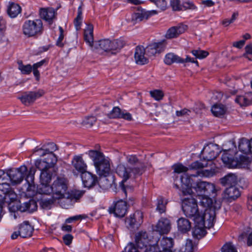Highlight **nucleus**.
<instances>
[{"mask_svg": "<svg viewBox=\"0 0 252 252\" xmlns=\"http://www.w3.org/2000/svg\"><path fill=\"white\" fill-rule=\"evenodd\" d=\"M211 111L215 116L221 117L225 114L226 108L221 104H216L212 106Z\"/></svg>", "mask_w": 252, "mask_h": 252, "instance_id": "nucleus-39", "label": "nucleus"}, {"mask_svg": "<svg viewBox=\"0 0 252 252\" xmlns=\"http://www.w3.org/2000/svg\"><path fill=\"white\" fill-rule=\"evenodd\" d=\"M40 17L47 21L49 24L52 23L56 17L55 9L52 7L43 8L40 10Z\"/></svg>", "mask_w": 252, "mask_h": 252, "instance_id": "nucleus-25", "label": "nucleus"}, {"mask_svg": "<svg viewBox=\"0 0 252 252\" xmlns=\"http://www.w3.org/2000/svg\"><path fill=\"white\" fill-rule=\"evenodd\" d=\"M53 169L41 171L40 175V183H50L53 175Z\"/></svg>", "mask_w": 252, "mask_h": 252, "instance_id": "nucleus-40", "label": "nucleus"}, {"mask_svg": "<svg viewBox=\"0 0 252 252\" xmlns=\"http://www.w3.org/2000/svg\"><path fill=\"white\" fill-rule=\"evenodd\" d=\"M165 48V45L162 42L154 43L148 45L145 50L146 55L148 57L155 56L157 53L163 51Z\"/></svg>", "mask_w": 252, "mask_h": 252, "instance_id": "nucleus-20", "label": "nucleus"}, {"mask_svg": "<svg viewBox=\"0 0 252 252\" xmlns=\"http://www.w3.org/2000/svg\"><path fill=\"white\" fill-rule=\"evenodd\" d=\"M144 171V167L142 165L132 167L120 164L117 166L116 172L119 177L122 178V181L120 183V187L126 195V192L124 183L130 178L132 174L134 177H136L141 175Z\"/></svg>", "mask_w": 252, "mask_h": 252, "instance_id": "nucleus-3", "label": "nucleus"}, {"mask_svg": "<svg viewBox=\"0 0 252 252\" xmlns=\"http://www.w3.org/2000/svg\"><path fill=\"white\" fill-rule=\"evenodd\" d=\"M182 62V58L173 53L167 54L164 59V63L167 65H171L174 63H181Z\"/></svg>", "mask_w": 252, "mask_h": 252, "instance_id": "nucleus-38", "label": "nucleus"}, {"mask_svg": "<svg viewBox=\"0 0 252 252\" xmlns=\"http://www.w3.org/2000/svg\"><path fill=\"white\" fill-rule=\"evenodd\" d=\"M93 30V26L89 24L87 26L84 32V40L91 47L94 45Z\"/></svg>", "mask_w": 252, "mask_h": 252, "instance_id": "nucleus-31", "label": "nucleus"}, {"mask_svg": "<svg viewBox=\"0 0 252 252\" xmlns=\"http://www.w3.org/2000/svg\"><path fill=\"white\" fill-rule=\"evenodd\" d=\"M200 4L203 7H210L214 6L215 2L212 0H201Z\"/></svg>", "mask_w": 252, "mask_h": 252, "instance_id": "nucleus-62", "label": "nucleus"}, {"mask_svg": "<svg viewBox=\"0 0 252 252\" xmlns=\"http://www.w3.org/2000/svg\"><path fill=\"white\" fill-rule=\"evenodd\" d=\"M19 230L21 237L28 238L32 236L34 229L29 221H25L20 225Z\"/></svg>", "mask_w": 252, "mask_h": 252, "instance_id": "nucleus-28", "label": "nucleus"}, {"mask_svg": "<svg viewBox=\"0 0 252 252\" xmlns=\"http://www.w3.org/2000/svg\"><path fill=\"white\" fill-rule=\"evenodd\" d=\"M87 154L93 160L97 174L104 177L100 179V182H107L106 188L110 186V182L105 178L111 172L109 161L105 158L102 153L96 150H90Z\"/></svg>", "mask_w": 252, "mask_h": 252, "instance_id": "nucleus-2", "label": "nucleus"}, {"mask_svg": "<svg viewBox=\"0 0 252 252\" xmlns=\"http://www.w3.org/2000/svg\"><path fill=\"white\" fill-rule=\"evenodd\" d=\"M145 50L143 46H137L135 48L134 58L135 62L138 64H145L148 63V59L145 56Z\"/></svg>", "mask_w": 252, "mask_h": 252, "instance_id": "nucleus-21", "label": "nucleus"}, {"mask_svg": "<svg viewBox=\"0 0 252 252\" xmlns=\"http://www.w3.org/2000/svg\"><path fill=\"white\" fill-rule=\"evenodd\" d=\"M83 190H72L66 196L63 198V201H61V206L64 208L68 209L71 205V202H77L84 194Z\"/></svg>", "mask_w": 252, "mask_h": 252, "instance_id": "nucleus-14", "label": "nucleus"}, {"mask_svg": "<svg viewBox=\"0 0 252 252\" xmlns=\"http://www.w3.org/2000/svg\"><path fill=\"white\" fill-rule=\"evenodd\" d=\"M235 101L241 106H246L252 103V92H249L243 95H239L236 99Z\"/></svg>", "mask_w": 252, "mask_h": 252, "instance_id": "nucleus-33", "label": "nucleus"}, {"mask_svg": "<svg viewBox=\"0 0 252 252\" xmlns=\"http://www.w3.org/2000/svg\"><path fill=\"white\" fill-rule=\"evenodd\" d=\"M111 40L104 39L95 41L93 45L96 49L103 50L105 52L110 51Z\"/></svg>", "mask_w": 252, "mask_h": 252, "instance_id": "nucleus-36", "label": "nucleus"}, {"mask_svg": "<svg viewBox=\"0 0 252 252\" xmlns=\"http://www.w3.org/2000/svg\"><path fill=\"white\" fill-rule=\"evenodd\" d=\"M125 45L124 41L121 39L111 40L110 51H118L123 47Z\"/></svg>", "mask_w": 252, "mask_h": 252, "instance_id": "nucleus-44", "label": "nucleus"}, {"mask_svg": "<svg viewBox=\"0 0 252 252\" xmlns=\"http://www.w3.org/2000/svg\"><path fill=\"white\" fill-rule=\"evenodd\" d=\"M43 30V23L40 19L26 20L22 26L23 34L29 37L41 35Z\"/></svg>", "mask_w": 252, "mask_h": 252, "instance_id": "nucleus-8", "label": "nucleus"}, {"mask_svg": "<svg viewBox=\"0 0 252 252\" xmlns=\"http://www.w3.org/2000/svg\"><path fill=\"white\" fill-rule=\"evenodd\" d=\"M246 54L244 55V57L250 61H252V46L247 45L245 47Z\"/></svg>", "mask_w": 252, "mask_h": 252, "instance_id": "nucleus-60", "label": "nucleus"}, {"mask_svg": "<svg viewBox=\"0 0 252 252\" xmlns=\"http://www.w3.org/2000/svg\"><path fill=\"white\" fill-rule=\"evenodd\" d=\"M67 188V179L63 177H57L52 185L53 199L48 200V204H53L57 200L60 199L61 201H63Z\"/></svg>", "mask_w": 252, "mask_h": 252, "instance_id": "nucleus-5", "label": "nucleus"}, {"mask_svg": "<svg viewBox=\"0 0 252 252\" xmlns=\"http://www.w3.org/2000/svg\"><path fill=\"white\" fill-rule=\"evenodd\" d=\"M36 192L40 194H51V199H53V190L52 186L49 185L48 183H40V184L37 187Z\"/></svg>", "mask_w": 252, "mask_h": 252, "instance_id": "nucleus-37", "label": "nucleus"}, {"mask_svg": "<svg viewBox=\"0 0 252 252\" xmlns=\"http://www.w3.org/2000/svg\"><path fill=\"white\" fill-rule=\"evenodd\" d=\"M73 167L79 173L82 174L86 171L87 166L81 156H75L72 160Z\"/></svg>", "mask_w": 252, "mask_h": 252, "instance_id": "nucleus-23", "label": "nucleus"}, {"mask_svg": "<svg viewBox=\"0 0 252 252\" xmlns=\"http://www.w3.org/2000/svg\"><path fill=\"white\" fill-rule=\"evenodd\" d=\"M27 168L25 165H22L18 168L10 169L6 173L9 179L13 185L20 184L25 178Z\"/></svg>", "mask_w": 252, "mask_h": 252, "instance_id": "nucleus-11", "label": "nucleus"}, {"mask_svg": "<svg viewBox=\"0 0 252 252\" xmlns=\"http://www.w3.org/2000/svg\"><path fill=\"white\" fill-rule=\"evenodd\" d=\"M223 186H235L237 183V177L235 174L229 173L220 180Z\"/></svg>", "mask_w": 252, "mask_h": 252, "instance_id": "nucleus-34", "label": "nucleus"}, {"mask_svg": "<svg viewBox=\"0 0 252 252\" xmlns=\"http://www.w3.org/2000/svg\"><path fill=\"white\" fill-rule=\"evenodd\" d=\"M122 115V111L118 107H114L112 110L108 114L109 118H120Z\"/></svg>", "mask_w": 252, "mask_h": 252, "instance_id": "nucleus-51", "label": "nucleus"}, {"mask_svg": "<svg viewBox=\"0 0 252 252\" xmlns=\"http://www.w3.org/2000/svg\"><path fill=\"white\" fill-rule=\"evenodd\" d=\"M96 119L94 116H89L85 118L83 121V124L87 127L92 126L96 122Z\"/></svg>", "mask_w": 252, "mask_h": 252, "instance_id": "nucleus-53", "label": "nucleus"}, {"mask_svg": "<svg viewBox=\"0 0 252 252\" xmlns=\"http://www.w3.org/2000/svg\"><path fill=\"white\" fill-rule=\"evenodd\" d=\"M177 226L179 231L184 233L189 231L191 228V223L187 219L181 218L177 220Z\"/></svg>", "mask_w": 252, "mask_h": 252, "instance_id": "nucleus-32", "label": "nucleus"}, {"mask_svg": "<svg viewBox=\"0 0 252 252\" xmlns=\"http://www.w3.org/2000/svg\"><path fill=\"white\" fill-rule=\"evenodd\" d=\"M190 164L189 165V167H186L183 165L181 163H178L174 164L172 166V169L174 170V172L178 174L185 173L187 172L189 169H191L190 168ZM195 170H198L199 169H194Z\"/></svg>", "mask_w": 252, "mask_h": 252, "instance_id": "nucleus-43", "label": "nucleus"}, {"mask_svg": "<svg viewBox=\"0 0 252 252\" xmlns=\"http://www.w3.org/2000/svg\"><path fill=\"white\" fill-rule=\"evenodd\" d=\"M192 54L198 59H203L208 56L209 53L207 51L200 49L192 50Z\"/></svg>", "mask_w": 252, "mask_h": 252, "instance_id": "nucleus-50", "label": "nucleus"}, {"mask_svg": "<svg viewBox=\"0 0 252 252\" xmlns=\"http://www.w3.org/2000/svg\"><path fill=\"white\" fill-rule=\"evenodd\" d=\"M238 148L244 154H252V138L248 140L243 138L239 140Z\"/></svg>", "mask_w": 252, "mask_h": 252, "instance_id": "nucleus-26", "label": "nucleus"}, {"mask_svg": "<svg viewBox=\"0 0 252 252\" xmlns=\"http://www.w3.org/2000/svg\"><path fill=\"white\" fill-rule=\"evenodd\" d=\"M220 150L217 144L210 143L206 146L201 152L203 158L200 161H195L190 164V169H202L209 165L211 166V176L215 168V165L213 162L219 155Z\"/></svg>", "mask_w": 252, "mask_h": 252, "instance_id": "nucleus-1", "label": "nucleus"}, {"mask_svg": "<svg viewBox=\"0 0 252 252\" xmlns=\"http://www.w3.org/2000/svg\"><path fill=\"white\" fill-rule=\"evenodd\" d=\"M35 164L36 168L40 170L41 172L46 171L51 168L44 159L36 160Z\"/></svg>", "mask_w": 252, "mask_h": 252, "instance_id": "nucleus-47", "label": "nucleus"}, {"mask_svg": "<svg viewBox=\"0 0 252 252\" xmlns=\"http://www.w3.org/2000/svg\"><path fill=\"white\" fill-rule=\"evenodd\" d=\"M127 206L126 201L120 199L117 201L113 207L109 208L110 213H113L118 218L124 217L127 212Z\"/></svg>", "mask_w": 252, "mask_h": 252, "instance_id": "nucleus-16", "label": "nucleus"}, {"mask_svg": "<svg viewBox=\"0 0 252 252\" xmlns=\"http://www.w3.org/2000/svg\"><path fill=\"white\" fill-rule=\"evenodd\" d=\"M150 94L152 97L158 101L162 99L164 96L163 92L159 90L150 91Z\"/></svg>", "mask_w": 252, "mask_h": 252, "instance_id": "nucleus-52", "label": "nucleus"}, {"mask_svg": "<svg viewBox=\"0 0 252 252\" xmlns=\"http://www.w3.org/2000/svg\"><path fill=\"white\" fill-rule=\"evenodd\" d=\"M216 191L217 189L214 184L207 182L205 190L203 195L206 196L213 195L216 193Z\"/></svg>", "mask_w": 252, "mask_h": 252, "instance_id": "nucleus-48", "label": "nucleus"}, {"mask_svg": "<svg viewBox=\"0 0 252 252\" xmlns=\"http://www.w3.org/2000/svg\"><path fill=\"white\" fill-rule=\"evenodd\" d=\"M59 29L60 32V34L56 42V45L58 47H62L63 46V40L64 38L63 30V28L61 27H59Z\"/></svg>", "mask_w": 252, "mask_h": 252, "instance_id": "nucleus-57", "label": "nucleus"}, {"mask_svg": "<svg viewBox=\"0 0 252 252\" xmlns=\"http://www.w3.org/2000/svg\"><path fill=\"white\" fill-rule=\"evenodd\" d=\"M0 191L3 195L2 196L0 194V199H2L5 203L9 204L17 198V194L8 183H0Z\"/></svg>", "mask_w": 252, "mask_h": 252, "instance_id": "nucleus-13", "label": "nucleus"}, {"mask_svg": "<svg viewBox=\"0 0 252 252\" xmlns=\"http://www.w3.org/2000/svg\"><path fill=\"white\" fill-rule=\"evenodd\" d=\"M240 195V192L235 186H231L225 189L223 192V198L234 200Z\"/></svg>", "mask_w": 252, "mask_h": 252, "instance_id": "nucleus-30", "label": "nucleus"}, {"mask_svg": "<svg viewBox=\"0 0 252 252\" xmlns=\"http://www.w3.org/2000/svg\"><path fill=\"white\" fill-rule=\"evenodd\" d=\"M159 248L157 244L153 245H149L145 248L144 252H161V250Z\"/></svg>", "mask_w": 252, "mask_h": 252, "instance_id": "nucleus-59", "label": "nucleus"}, {"mask_svg": "<svg viewBox=\"0 0 252 252\" xmlns=\"http://www.w3.org/2000/svg\"><path fill=\"white\" fill-rule=\"evenodd\" d=\"M211 176V171L208 170H198L195 174L188 175L184 174L181 176L180 182L182 184L181 189L183 195L190 194L192 192L191 188H193L194 183L191 179L192 177H209Z\"/></svg>", "mask_w": 252, "mask_h": 252, "instance_id": "nucleus-6", "label": "nucleus"}, {"mask_svg": "<svg viewBox=\"0 0 252 252\" xmlns=\"http://www.w3.org/2000/svg\"><path fill=\"white\" fill-rule=\"evenodd\" d=\"M170 3L173 10H183V8L179 0H171Z\"/></svg>", "mask_w": 252, "mask_h": 252, "instance_id": "nucleus-58", "label": "nucleus"}, {"mask_svg": "<svg viewBox=\"0 0 252 252\" xmlns=\"http://www.w3.org/2000/svg\"><path fill=\"white\" fill-rule=\"evenodd\" d=\"M199 205L202 208L200 210L202 215L205 219H209L208 226H214L216 217L215 209L213 206L212 199L205 195H198Z\"/></svg>", "mask_w": 252, "mask_h": 252, "instance_id": "nucleus-4", "label": "nucleus"}, {"mask_svg": "<svg viewBox=\"0 0 252 252\" xmlns=\"http://www.w3.org/2000/svg\"><path fill=\"white\" fill-rule=\"evenodd\" d=\"M186 30V26H184L172 27L168 30L165 37L168 39L176 38L183 33Z\"/></svg>", "mask_w": 252, "mask_h": 252, "instance_id": "nucleus-29", "label": "nucleus"}, {"mask_svg": "<svg viewBox=\"0 0 252 252\" xmlns=\"http://www.w3.org/2000/svg\"><path fill=\"white\" fill-rule=\"evenodd\" d=\"M195 219V226L192 231V235L194 238L199 239L204 237L206 231L205 228H210L213 226H208V220L209 219L204 218H198Z\"/></svg>", "mask_w": 252, "mask_h": 252, "instance_id": "nucleus-12", "label": "nucleus"}, {"mask_svg": "<svg viewBox=\"0 0 252 252\" xmlns=\"http://www.w3.org/2000/svg\"><path fill=\"white\" fill-rule=\"evenodd\" d=\"M182 209L185 215L195 221V219L203 218L198 208L197 202L193 198H185L182 200Z\"/></svg>", "mask_w": 252, "mask_h": 252, "instance_id": "nucleus-7", "label": "nucleus"}, {"mask_svg": "<svg viewBox=\"0 0 252 252\" xmlns=\"http://www.w3.org/2000/svg\"><path fill=\"white\" fill-rule=\"evenodd\" d=\"M143 215L140 211H135L127 220L129 225L133 228H138L143 222Z\"/></svg>", "mask_w": 252, "mask_h": 252, "instance_id": "nucleus-22", "label": "nucleus"}, {"mask_svg": "<svg viewBox=\"0 0 252 252\" xmlns=\"http://www.w3.org/2000/svg\"><path fill=\"white\" fill-rule=\"evenodd\" d=\"M124 252H140L139 249L132 243H128L125 247Z\"/></svg>", "mask_w": 252, "mask_h": 252, "instance_id": "nucleus-54", "label": "nucleus"}, {"mask_svg": "<svg viewBox=\"0 0 252 252\" xmlns=\"http://www.w3.org/2000/svg\"><path fill=\"white\" fill-rule=\"evenodd\" d=\"M63 239L64 244L68 246L72 243L73 236L71 234H68L63 236Z\"/></svg>", "mask_w": 252, "mask_h": 252, "instance_id": "nucleus-64", "label": "nucleus"}, {"mask_svg": "<svg viewBox=\"0 0 252 252\" xmlns=\"http://www.w3.org/2000/svg\"><path fill=\"white\" fill-rule=\"evenodd\" d=\"M18 69L21 71L22 74L29 75L32 70V66L31 64L24 65L21 62H18Z\"/></svg>", "mask_w": 252, "mask_h": 252, "instance_id": "nucleus-46", "label": "nucleus"}, {"mask_svg": "<svg viewBox=\"0 0 252 252\" xmlns=\"http://www.w3.org/2000/svg\"><path fill=\"white\" fill-rule=\"evenodd\" d=\"M167 203V201L166 199L161 196L158 197L157 198L156 210L160 214L165 212Z\"/></svg>", "mask_w": 252, "mask_h": 252, "instance_id": "nucleus-42", "label": "nucleus"}, {"mask_svg": "<svg viewBox=\"0 0 252 252\" xmlns=\"http://www.w3.org/2000/svg\"><path fill=\"white\" fill-rule=\"evenodd\" d=\"M221 252H237L234 246L231 243L224 244L221 248Z\"/></svg>", "mask_w": 252, "mask_h": 252, "instance_id": "nucleus-55", "label": "nucleus"}, {"mask_svg": "<svg viewBox=\"0 0 252 252\" xmlns=\"http://www.w3.org/2000/svg\"><path fill=\"white\" fill-rule=\"evenodd\" d=\"M206 182L198 181L194 183L193 188L195 189L198 195H203L206 186Z\"/></svg>", "mask_w": 252, "mask_h": 252, "instance_id": "nucleus-45", "label": "nucleus"}, {"mask_svg": "<svg viewBox=\"0 0 252 252\" xmlns=\"http://www.w3.org/2000/svg\"><path fill=\"white\" fill-rule=\"evenodd\" d=\"M44 94V92L42 90H39L36 92L30 91L25 92L23 94L18 97L22 103L25 105H29L33 103L35 100Z\"/></svg>", "mask_w": 252, "mask_h": 252, "instance_id": "nucleus-15", "label": "nucleus"}, {"mask_svg": "<svg viewBox=\"0 0 252 252\" xmlns=\"http://www.w3.org/2000/svg\"><path fill=\"white\" fill-rule=\"evenodd\" d=\"M175 252H193V244L191 240H188L184 246L178 250H175Z\"/></svg>", "mask_w": 252, "mask_h": 252, "instance_id": "nucleus-49", "label": "nucleus"}, {"mask_svg": "<svg viewBox=\"0 0 252 252\" xmlns=\"http://www.w3.org/2000/svg\"><path fill=\"white\" fill-rule=\"evenodd\" d=\"M81 178L86 188H92L97 183V176L87 171L81 174Z\"/></svg>", "mask_w": 252, "mask_h": 252, "instance_id": "nucleus-19", "label": "nucleus"}, {"mask_svg": "<svg viewBox=\"0 0 252 252\" xmlns=\"http://www.w3.org/2000/svg\"><path fill=\"white\" fill-rule=\"evenodd\" d=\"M49 148L43 150L41 148H35L34 153L38 156L43 157L47 155L44 160L46 161L51 168H53L54 165L57 161V157L53 152L57 150L56 145L53 143L49 144Z\"/></svg>", "mask_w": 252, "mask_h": 252, "instance_id": "nucleus-10", "label": "nucleus"}, {"mask_svg": "<svg viewBox=\"0 0 252 252\" xmlns=\"http://www.w3.org/2000/svg\"><path fill=\"white\" fill-rule=\"evenodd\" d=\"M223 163L228 168H242L248 164V158L244 155L234 158L228 152H224L221 156Z\"/></svg>", "mask_w": 252, "mask_h": 252, "instance_id": "nucleus-9", "label": "nucleus"}, {"mask_svg": "<svg viewBox=\"0 0 252 252\" xmlns=\"http://www.w3.org/2000/svg\"><path fill=\"white\" fill-rule=\"evenodd\" d=\"M82 19V17L76 16L74 20V24L77 31L79 30L81 28Z\"/></svg>", "mask_w": 252, "mask_h": 252, "instance_id": "nucleus-63", "label": "nucleus"}, {"mask_svg": "<svg viewBox=\"0 0 252 252\" xmlns=\"http://www.w3.org/2000/svg\"><path fill=\"white\" fill-rule=\"evenodd\" d=\"M155 10L146 11L142 10L137 12L134 13L132 17V20L135 22H139L144 20H146L152 15L156 14Z\"/></svg>", "mask_w": 252, "mask_h": 252, "instance_id": "nucleus-24", "label": "nucleus"}, {"mask_svg": "<svg viewBox=\"0 0 252 252\" xmlns=\"http://www.w3.org/2000/svg\"><path fill=\"white\" fill-rule=\"evenodd\" d=\"M182 7L183 10L188 9H194L196 7L192 2L189 1H184L182 5Z\"/></svg>", "mask_w": 252, "mask_h": 252, "instance_id": "nucleus-61", "label": "nucleus"}, {"mask_svg": "<svg viewBox=\"0 0 252 252\" xmlns=\"http://www.w3.org/2000/svg\"><path fill=\"white\" fill-rule=\"evenodd\" d=\"M37 205L36 202L33 200H30L21 204L19 207V210L21 212L29 211L32 212L37 209Z\"/></svg>", "mask_w": 252, "mask_h": 252, "instance_id": "nucleus-35", "label": "nucleus"}, {"mask_svg": "<svg viewBox=\"0 0 252 252\" xmlns=\"http://www.w3.org/2000/svg\"><path fill=\"white\" fill-rule=\"evenodd\" d=\"M21 11V8L19 5L16 3H11L8 9V13L12 18L16 17Z\"/></svg>", "mask_w": 252, "mask_h": 252, "instance_id": "nucleus-41", "label": "nucleus"}, {"mask_svg": "<svg viewBox=\"0 0 252 252\" xmlns=\"http://www.w3.org/2000/svg\"><path fill=\"white\" fill-rule=\"evenodd\" d=\"M157 245H158L159 249L161 250V252H172L173 240L171 238L163 237L157 242Z\"/></svg>", "mask_w": 252, "mask_h": 252, "instance_id": "nucleus-27", "label": "nucleus"}, {"mask_svg": "<svg viewBox=\"0 0 252 252\" xmlns=\"http://www.w3.org/2000/svg\"><path fill=\"white\" fill-rule=\"evenodd\" d=\"M171 228L170 220L167 218H161L157 223L155 231L161 235L168 233Z\"/></svg>", "mask_w": 252, "mask_h": 252, "instance_id": "nucleus-17", "label": "nucleus"}, {"mask_svg": "<svg viewBox=\"0 0 252 252\" xmlns=\"http://www.w3.org/2000/svg\"><path fill=\"white\" fill-rule=\"evenodd\" d=\"M135 242L136 246L140 249H145L149 245V239L146 231H139L135 235Z\"/></svg>", "mask_w": 252, "mask_h": 252, "instance_id": "nucleus-18", "label": "nucleus"}, {"mask_svg": "<svg viewBox=\"0 0 252 252\" xmlns=\"http://www.w3.org/2000/svg\"><path fill=\"white\" fill-rule=\"evenodd\" d=\"M153 2L161 10H165L167 8V2L165 0H154Z\"/></svg>", "mask_w": 252, "mask_h": 252, "instance_id": "nucleus-56", "label": "nucleus"}]
</instances>
